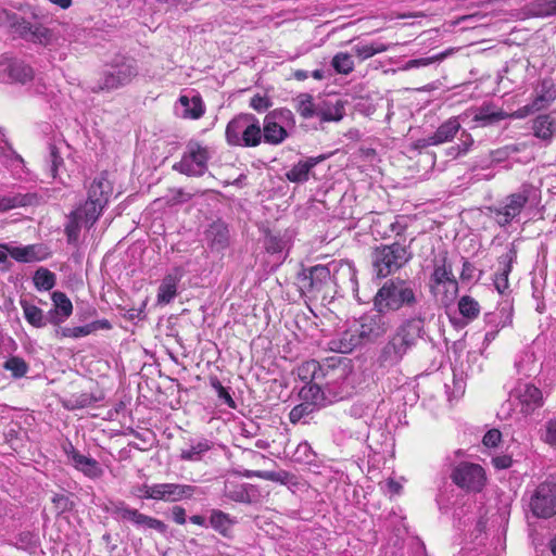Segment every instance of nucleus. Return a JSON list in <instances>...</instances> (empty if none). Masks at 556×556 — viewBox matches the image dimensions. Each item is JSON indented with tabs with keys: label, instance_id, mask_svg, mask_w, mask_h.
Segmentation results:
<instances>
[{
	"label": "nucleus",
	"instance_id": "nucleus-1",
	"mask_svg": "<svg viewBox=\"0 0 556 556\" xmlns=\"http://www.w3.org/2000/svg\"><path fill=\"white\" fill-rule=\"evenodd\" d=\"M391 327V319L372 306L355 318L350 328L332 339L329 345L334 352L348 354L357 348L377 343L384 338Z\"/></svg>",
	"mask_w": 556,
	"mask_h": 556
},
{
	"label": "nucleus",
	"instance_id": "nucleus-2",
	"mask_svg": "<svg viewBox=\"0 0 556 556\" xmlns=\"http://www.w3.org/2000/svg\"><path fill=\"white\" fill-rule=\"evenodd\" d=\"M426 313L419 309L415 315L404 318L389 337L379 354L383 366H396L426 337Z\"/></svg>",
	"mask_w": 556,
	"mask_h": 556
},
{
	"label": "nucleus",
	"instance_id": "nucleus-3",
	"mask_svg": "<svg viewBox=\"0 0 556 556\" xmlns=\"http://www.w3.org/2000/svg\"><path fill=\"white\" fill-rule=\"evenodd\" d=\"M421 298L412 281L397 277L384 281L374 295L372 305L387 315L402 309H415Z\"/></svg>",
	"mask_w": 556,
	"mask_h": 556
},
{
	"label": "nucleus",
	"instance_id": "nucleus-4",
	"mask_svg": "<svg viewBox=\"0 0 556 556\" xmlns=\"http://www.w3.org/2000/svg\"><path fill=\"white\" fill-rule=\"evenodd\" d=\"M138 74L137 61L134 58L116 54L104 65L89 90L92 93L112 92L129 85Z\"/></svg>",
	"mask_w": 556,
	"mask_h": 556
},
{
	"label": "nucleus",
	"instance_id": "nucleus-5",
	"mask_svg": "<svg viewBox=\"0 0 556 556\" xmlns=\"http://www.w3.org/2000/svg\"><path fill=\"white\" fill-rule=\"evenodd\" d=\"M413 258L409 245L400 242L379 244L370 253L374 275L379 278H387L394 275L406 266Z\"/></svg>",
	"mask_w": 556,
	"mask_h": 556
},
{
	"label": "nucleus",
	"instance_id": "nucleus-6",
	"mask_svg": "<svg viewBox=\"0 0 556 556\" xmlns=\"http://www.w3.org/2000/svg\"><path fill=\"white\" fill-rule=\"evenodd\" d=\"M225 138L229 146L254 148L263 141L262 126L252 113H240L226 126Z\"/></svg>",
	"mask_w": 556,
	"mask_h": 556
},
{
	"label": "nucleus",
	"instance_id": "nucleus-7",
	"mask_svg": "<svg viewBox=\"0 0 556 556\" xmlns=\"http://www.w3.org/2000/svg\"><path fill=\"white\" fill-rule=\"evenodd\" d=\"M352 367L350 362L341 357H330L324 362L323 381L329 395L336 401L352 394Z\"/></svg>",
	"mask_w": 556,
	"mask_h": 556
},
{
	"label": "nucleus",
	"instance_id": "nucleus-8",
	"mask_svg": "<svg viewBox=\"0 0 556 556\" xmlns=\"http://www.w3.org/2000/svg\"><path fill=\"white\" fill-rule=\"evenodd\" d=\"M299 282L301 290L312 299L331 300L336 293V283L330 268L326 265H315L304 269L299 276Z\"/></svg>",
	"mask_w": 556,
	"mask_h": 556
},
{
	"label": "nucleus",
	"instance_id": "nucleus-9",
	"mask_svg": "<svg viewBox=\"0 0 556 556\" xmlns=\"http://www.w3.org/2000/svg\"><path fill=\"white\" fill-rule=\"evenodd\" d=\"M452 482L466 493H480L486 484L484 468L476 463L462 460L451 464Z\"/></svg>",
	"mask_w": 556,
	"mask_h": 556
},
{
	"label": "nucleus",
	"instance_id": "nucleus-10",
	"mask_svg": "<svg viewBox=\"0 0 556 556\" xmlns=\"http://www.w3.org/2000/svg\"><path fill=\"white\" fill-rule=\"evenodd\" d=\"M208 160V149L195 140H190L181 160L173 165V169L186 176L201 177L207 170Z\"/></svg>",
	"mask_w": 556,
	"mask_h": 556
},
{
	"label": "nucleus",
	"instance_id": "nucleus-11",
	"mask_svg": "<svg viewBox=\"0 0 556 556\" xmlns=\"http://www.w3.org/2000/svg\"><path fill=\"white\" fill-rule=\"evenodd\" d=\"M530 192V188L523 187L519 192L507 195L498 205L488 206L486 210L501 227H506L520 215L529 201Z\"/></svg>",
	"mask_w": 556,
	"mask_h": 556
},
{
	"label": "nucleus",
	"instance_id": "nucleus-12",
	"mask_svg": "<svg viewBox=\"0 0 556 556\" xmlns=\"http://www.w3.org/2000/svg\"><path fill=\"white\" fill-rule=\"evenodd\" d=\"M529 509L535 518L549 519L556 515V482L545 480L531 492Z\"/></svg>",
	"mask_w": 556,
	"mask_h": 556
},
{
	"label": "nucleus",
	"instance_id": "nucleus-13",
	"mask_svg": "<svg viewBox=\"0 0 556 556\" xmlns=\"http://www.w3.org/2000/svg\"><path fill=\"white\" fill-rule=\"evenodd\" d=\"M430 289L443 286L445 288V296L452 301L458 292V282L453 274L452 264L447 260V252H443L439 257L433 260V271L430 276Z\"/></svg>",
	"mask_w": 556,
	"mask_h": 556
},
{
	"label": "nucleus",
	"instance_id": "nucleus-14",
	"mask_svg": "<svg viewBox=\"0 0 556 556\" xmlns=\"http://www.w3.org/2000/svg\"><path fill=\"white\" fill-rule=\"evenodd\" d=\"M151 500L164 502H179L182 500H191L194 495H203L204 492L191 484L180 483H155L147 490Z\"/></svg>",
	"mask_w": 556,
	"mask_h": 556
},
{
	"label": "nucleus",
	"instance_id": "nucleus-15",
	"mask_svg": "<svg viewBox=\"0 0 556 556\" xmlns=\"http://www.w3.org/2000/svg\"><path fill=\"white\" fill-rule=\"evenodd\" d=\"M556 99V86L551 78H544L535 88V98L531 103L519 108L511 116L516 118H525L538 111L546 109Z\"/></svg>",
	"mask_w": 556,
	"mask_h": 556
},
{
	"label": "nucleus",
	"instance_id": "nucleus-16",
	"mask_svg": "<svg viewBox=\"0 0 556 556\" xmlns=\"http://www.w3.org/2000/svg\"><path fill=\"white\" fill-rule=\"evenodd\" d=\"M13 33L26 41L47 46L52 40V31L42 24L17 18L11 23Z\"/></svg>",
	"mask_w": 556,
	"mask_h": 556
},
{
	"label": "nucleus",
	"instance_id": "nucleus-17",
	"mask_svg": "<svg viewBox=\"0 0 556 556\" xmlns=\"http://www.w3.org/2000/svg\"><path fill=\"white\" fill-rule=\"evenodd\" d=\"M204 240L213 253H223L231 244V233L227 223L214 220L204 230Z\"/></svg>",
	"mask_w": 556,
	"mask_h": 556
},
{
	"label": "nucleus",
	"instance_id": "nucleus-18",
	"mask_svg": "<svg viewBox=\"0 0 556 556\" xmlns=\"http://www.w3.org/2000/svg\"><path fill=\"white\" fill-rule=\"evenodd\" d=\"M519 405L521 413L528 415L543 405L542 392L539 388L530 383H522L516 387L511 393Z\"/></svg>",
	"mask_w": 556,
	"mask_h": 556
},
{
	"label": "nucleus",
	"instance_id": "nucleus-19",
	"mask_svg": "<svg viewBox=\"0 0 556 556\" xmlns=\"http://www.w3.org/2000/svg\"><path fill=\"white\" fill-rule=\"evenodd\" d=\"M111 328L112 325L108 319H99L77 327H59L55 329V337L78 339L87 337L98 330H110Z\"/></svg>",
	"mask_w": 556,
	"mask_h": 556
},
{
	"label": "nucleus",
	"instance_id": "nucleus-20",
	"mask_svg": "<svg viewBox=\"0 0 556 556\" xmlns=\"http://www.w3.org/2000/svg\"><path fill=\"white\" fill-rule=\"evenodd\" d=\"M299 395L303 401L309 402L317 409L336 401L328 394L324 381L305 384L300 390Z\"/></svg>",
	"mask_w": 556,
	"mask_h": 556
},
{
	"label": "nucleus",
	"instance_id": "nucleus-21",
	"mask_svg": "<svg viewBox=\"0 0 556 556\" xmlns=\"http://www.w3.org/2000/svg\"><path fill=\"white\" fill-rule=\"evenodd\" d=\"M517 258V251L514 247H510L508 251L498 257L500 268L494 276V286L496 290L503 294L508 289V276L511 271L513 263Z\"/></svg>",
	"mask_w": 556,
	"mask_h": 556
},
{
	"label": "nucleus",
	"instance_id": "nucleus-22",
	"mask_svg": "<svg viewBox=\"0 0 556 556\" xmlns=\"http://www.w3.org/2000/svg\"><path fill=\"white\" fill-rule=\"evenodd\" d=\"M224 495L237 503L251 504L257 497V489L250 483L228 481L225 483Z\"/></svg>",
	"mask_w": 556,
	"mask_h": 556
},
{
	"label": "nucleus",
	"instance_id": "nucleus-23",
	"mask_svg": "<svg viewBox=\"0 0 556 556\" xmlns=\"http://www.w3.org/2000/svg\"><path fill=\"white\" fill-rule=\"evenodd\" d=\"M472 122L480 127L495 125L509 115L502 109L496 108L493 103H483L479 108L472 110Z\"/></svg>",
	"mask_w": 556,
	"mask_h": 556
},
{
	"label": "nucleus",
	"instance_id": "nucleus-24",
	"mask_svg": "<svg viewBox=\"0 0 556 556\" xmlns=\"http://www.w3.org/2000/svg\"><path fill=\"white\" fill-rule=\"evenodd\" d=\"M9 254L17 262L31 263L47 258L49 256L48 248L43 244H29L26 247H16L8 250Z\"/></svg>",
	"mask_w": 556,
	"mask_h": 556
},
{
	"label": "nucleus",
	"instance_id": "nucleus-25",
	"mask_svg": "<svg viewBox=\"0 0 556 556\" xmlns=\"http://www.w3.org/2000/svg\"><path fill=\"white\" fill-rule=\"evenodd\" d=\"M263 247L269 254H280L289 247L290 236L287 230H271L263 228Z\"/></svg>",
	"mask_w": 556,
	"mask_h": 556
},
{
	"label": "nucleus",
	"instance_id": "nucleus-26",
	"mask_svg": "<svg viewBox=\"0 0 556 556\" xmlns=\"http://www.w3.org/2000/svg\"><path fill=\"white\" fill-rule=\"evenodd\" d=\"M8 80L7 84L25 85L34 79V70L25 61L9 58Z\"/></svg>",
	"mask_w": 556,
	"mask_h": 556
},
{
	"label": "nucleus",
	"instance_id": "nucleus-27",
	"mask_svg": "<svg viewBox=\"0 0 556 556\" xmlns=\"http://www.w3.org/2000/svg\"><path fill=\"white\" fill-rule=\"evenodd\" d=\"M325 159L324 155H320L301 160L286 173V178L294 184L306 182L309 179L311 170Z\"/></svg>",
	"mask_w": 556,
	"mask_h": 556
},
{
	"label": "nucleus",
	"instance_id": "nucleus-28",
	"mask_svg": "<svg viewBox=\"0 0 556 556\" xmlns=\"http://www.w3.org/2000/svg\"><path fill=\"white\" fill-rule=\"evenodd\" d=\"M40 197L37 193L27 192H12L0 197V212H7L17 207L37 205Z\"/></svg>",
	"mask_w": 556,
	"mask_h": 556
},
{
	"label": "nucleus",
	"instance_id": "nucleus-29",
	"mask_svg": "<svg viewBox=\"0 0 556 556\" xmlns=\"http://www.w3.org/2000/svg\"><path fill=\"white\" fill-rule=\"evenodd\" d=\"M262 132L263 141L271 146H278L289 137L288 129L274 118H270L268 114L264 117Z\"/></svg>",
	"mask_w": 556,
	"mask_h": 556
},
{
	"label": "nucleus",
	"instance_id": "nucleus-30",
	"mask_svg": "<svg viewBox=\"0 0 556 556\" xmlns=\"http://www.w3.org/2000/svg\"><path fill=\"white\" fill-rule=\"evenodd\" d=\"M345 115L344 102L337 100L336 102L323 100L318 102L317 115L321 123L340 122Z\"/></svg>",
	"mask_w": 556,
	"mask_h": 556
},
{
	"label": "nucleus",
	"instance_id": "nucleus-31",
	"mask_svg": "<svg viewBox=\"0 0 556 556\" xmlns=\"http://www.w3.org/2000/svg\"><path fill=\"white\" fill-rule=\"evenodd\" d=\"M112 193V185L104 173L94 178L88 190L89 200L98 202V205H106Z\"/></svg>",
	"mask_w": 556,
	"mask_h": 556
},
{
	"label": "nucleus",
	"instance_id": "nucleus-32",
	"mask_svg": "<svg viewBox=\"0 0 556 556\" xmlns=\"http://www.w3.org/2000/svg\"><path fill=\"white\" fill-rule=\"evenodd\" d=\"M214 443L208 439L190 440L188 448L180 451V459L185 462H200L206 452L211 451Z\"/></svg>",
	"mask_w": 556,
	"mask_h": 556
},
{
	"label": "nucleus",
	"instance_id": "nucleus-33",
	"mask_svg": "<svg viewBox=\"0 0 556 556\" xmlns=\"http://www.w3.org/2000/svg\"><path fill=\"white\" fill-rule=\"evenodd\" d=\"M210 526L224 538H231V528L236 521L229 514L220 509H212L210 514Z\"/></svg>",
	"mask_w": 556,
	"mask_h": 556
},
{
	"label": "nucleus",
	"instance_id": "nucleus-34",
	"mask_svg": "<svg viewBox=\"0 0 556 556\" xmlns=\"http://www.w3.org/2000/svg\"><path fill=\"white\" fill-rule=\"evenodd\" d=\"M180 280V275L167 274L161 281L157 289V303L168 304L177 295V287Z\"/></svg>",
	"mask_w": 556,
	"mask_h": 556
},
{
	"label": "nucleus",
	"instance_id": "nucleus-35",
	"mask_svg": "<svg viewBox=\"0 0 556 556\" xmlns=\"http://www.w3.org/2000/svg\"><path fill=\"white\" fill-rule=\"evenodd\" d=\"M72 463L77 470L88 478L97 479L103 475L102 468L94 458L87 457L80 453H74Z\"/></svg>",
	"mask_w": 556,
	"mask_h": 556
},
{
	"label": "nucleus",
	"instance_id": "nucleus-36",
	"mask_svg": "<svg viewBox=\"0 0 556 556\" xmlns=\"http://www.w3.org/2000/svg\"><path fill=\"white\" fill-rule=\"evenodd\" d=\"M324 363H319L315 359L304 362L298 368V376L300 380L308 383L323 381Z\"/></svg>",
	"mask_w": 556,
	"mask_h": 556
},
{
	"label": "nucleus",
	"instance_id": "nucleus-37",
	"mask_svg": "<svg viewBox=\"0 0 556 556\" xmlns=\"http://www.w3.org/2000/svg\"><path fill=\"white\" fill-rule=\"evenodd\" d=\"M178 102L182 108L180 116L184 118L198 119L204 114V104L200 96H180Z\"/></svg>",
	"mask_w": 556,
	"mask_h": 556
},
{
	"label": "nucleus",
	"instance_id": "nucleus-38",
	"mask_svg": "<svg viewBox=\"0 0 556 556\" xmlns=\"http://www.w3.org/2000/svg\"><path fill=\"white\" fill-rule=\"evenodd\" d=\"M532 128L536 138L549 142L556 132L555 119L548 114L539 115Z\"/></svg>",
	"mask_w": 556,
	"mask_h": 556
},
{
	"label": "nucleus",
	"instance_id": "nucleus-39",
	"mask_svg": "<svg viewBox=\"0 0 556 556\" xmlns=\"http://www.w3.org/2000/svg\"><path fill=\"white\" fill-rule=\"evenodd\" d=\"M106 510L111 513L115 519L129 521L134 526L136 525L140 515L138 509L129 507L124 501L111 502Z\"/></svg>",
	"mask_w": 556,
	"mask_h": 556
},
{
	"label": "nucleus",
	"instance_id": "nucleus-40",
	"mask_svg": "<svg viewBox=\"0 0 556 556\" xmlns=\"http://www.w3.org/2000/svg\"><path fill=\"white\" fill-rule=\"evenodd\" d=\"M460 129V124L456 117L448 118L432 134L435 144L451 141Z\"/></svg>",
	"mask_w": 556,
	"mask_h": 556
},
{
	"label": "nucleus",
	"instance_id": "nucleus-41",
	"mask_svg": "<svg viewBox=\"0 0 556 556\" xmlns=\"http://www.w3.org/2000/svg\"><path fill=\"white\" fill-rule=\"evenodd\" d=\"M295 110L305 119L317 115L318 102H314V98L309 93H300L295 99Z\"/></svg>",
	"mask_w": 556,
	"mask_h": 556
},
{
	"label": "nucleus",
	"instance_id": "nucleus-42",
	"mask_svg": "<svg viewBox=\"0 0 556 556\" xmlns=\"http://www.w3.org/2000/svg\"><path fill=\"white\" fill-rule=\"evenodd\" d=\"M100 400L101 396H97L91 392H81L78 394H73L70 399H67L64 403V406L71 410L81 409L93 405Z\"/></svg>",
	"mask_w": 556,
	"mask_h": 556
},
{
	"label": "nucleus",
	"instance_id": "nucleus-43",
	"mask_svg": "<svg viewBox=\"0 0 556 556\" xmlns=\"http://www.w3.org/2000/svg\"><path fill=\"white\" fill-rule=\"evenodd\" d=\"M21 306L24 312L25 319L36 328H42L47 326V320L41 308L28 303L27 301H21Z\"/></svg>",
	"mask_w": 556,
	"mask_h": 556
},
{
	"label": "nucleus",
	"instance_id": "nucleus-44",
	"mask_svg": "<svg viewBox=\"0 0 556 556\" xmlns=\"http://www.w3.org/2000/svg\"><path fill=\"white\" fill-rule=\"evenodd\" d=\"M388 49L389 46L375 41L368 45L357 43L353 46L352 51L361 61H365L378 53L386 52Z\"/></svg>",
	"mask_w": 556,
	"mask_h": 556
},
{
	"label": "nucleus",
	"instance_id": "nucleus-45",
	"mask_svg": "<svg viewBox=\"0 0 556 556\" xmlns=\"http://www.w3.org/2000/svg\"><path fill=\"white\" fill-rule=\"evenodd\" d=\"M33 281L39 291H49L55 286L56 276L48 268L40 267L35 271Z\"/></svg>",
	"mask_w": 556,
	"mask_h": 556
},
{
	"label": "nucleus",
	"instance_id": "nucleus-46",
	"mask_svg": "<svg viewBox=\"0 0 556 556\" xmlns=\"http://www.w3.org/2000/svg\"><path fill=\"white\" fill-rule=\"evenodd\" d=\"M458 309L463 317L472 320L480 314L479 303L469 295H464L458 301Z\"/></svg>",
	"mask_w": 556,
	"mask_h": 556
},
{
	"label": "nucleus",
	"instance_id": "nucleus-47",
	"mask_svg": "<svg viewBox=\"0 0 556 556\" xmlns=\"http://www.w3.org/2000/svg\"><path fill=\"white\" fill-rule=\"evenodd\" d=\"M105 205H98V202L87 199L85 204L77 211L80 212L83 219L92 226L101 215Z\"/></svg>",
	"mask_w": 556,
	"mask_h": 556
},
{
	"label": "nucleus",
	"instance_id": "nucleus-48",
	"mask_svg": "<svg viewBox=\"0 0 556 556\" xmlns=\"http://www.w3.org/2000/svg\"><path fill=\"white\" fill-rule=\"evenodd\" d=\"M316 453L312 448L311 444L306 441L299 443L293 453L294 462L305 465L314 464L316 462Z\"/></svg>",
	"mask_w": 556,
	"mask_h": 556
},
{
	"label": "nucleus",
	"instance_id": "nucleus-49",
	"mask_svg": "<svg viewBox=\"0 0 556 556\" xmlns=\"http://www.w3.org/2000/svg\"><path fill=\"white\" fill-rule=\"evenodd\" d=\"M53 308L61 313L63 317H70L73 313V304L68 296L61 291H54L51 295Z\"/></svg>",
	"mask_w": 556,
	"mask_h": 556
},
{
	"label": "nucleus",
	"instance_id": "nucleus-50",
	"mask_svg": "<svg viewBox=\"0 0 556 556\" xmlns=\"http://www.w3.org/2000/svg\"><path fill=\"white\" fill-rule=\"evenodd\" d=\"M332 67L337 73L348 75L354 70L352 55L344 52L337 53L331 61Z\"/></svg>",
	"mask_w": 556,
	"mask_h": 556
},
{
	"label": "nucleus",
	"instance_id": "nucleus-51",
	"mask_svg": "<svg viewBox=\"0 0 556 556\" xmlns=\"http://www.w3.org/2000/svg\"><path fill=\"white\" fill-rule=\"evenodd\" d=\"M3 368L11 371L12 376L17 379L24 377L29 367L22 357L11 356L4 362Z\"/></svg>",
	"mask_w": 556,
	"mask_h": 556
},
{
	"label": "nucleus",
	"instance_id": "nucleus-52",
	"mask_svg": "<svg viewBox=\"0 0 556 556\" xmlns=\"http://www.w3.org/2000/svg\"><path fill=\"white\" fill-rule=\"evenodd\" d=\"M139 529H153L162 534L167 532V525L160 519L140 513L135 525Z\"/></svg>",
	"mask_w": 556,
	"mask_h": 556
},
{
	"label": "nucleus",
	"instance_id": "nucleus-53",
	"mask_svg": "<svg viewBox=\"0 0 556 556\" xmlns=\"http://www.w3.org/2000/svg\"><path fill=\"white\" fill-rule=\"evenodd\" d=\"M270 118H274L276 122L283 125L287 129H292L295 127V117L291 110L287 108H279L267 113Z\"/></svg>",
	"mask_w": 556,
	"mask_h": 556
},
{
	"label": "nucleus",
	"instance_id": "nucleus-54",
	"mask_svg": "<svg viewBox=\"0 0 556 556\" xmlns=\"http://www.w3.org/2000/svg\"><path fill=\"white\" fill-rule=\"evenodd\" d=\"M83 219L80 212L73 211L70 216L68 220L65 225V233L67 237L68 242H73L78 238L79 231H80V220Z\"/></svg>",
	"mask_w": 556,
	"mask_h": 556
},
{
	"label": "nucleus",
	"instance_id": "nucleus-55",
	"mask_svg": "<svg viewBox=\"0 0 556 556\" xmlns=\"http://www.w3.org/2000/svg\"><path fill=\"white\" fill-rule=\"evenodd\" d=\"M257 478L279 482L281 484L294 483L295 476L286 470L278 471H264L263 473H256Z\"/></svg>",
	"mask_w": 556,
	"mask_h": 556
},
{
	"label": "nucleus",
	"instance_id": "nucleus-56",
	"mask_svg": "<svg viewBox=\"0 0 556 556\" xmlns=\"http://www.w3.org/2000/svg\"><path fill=\"white\" fill-rule=\"evenodd\" d=\"M211 387L216 391L218 399L229 408H236L237 404L229 393V389L225 388L217 377L210 379Z\"/></svg>",
	"mask_w": 556,
	"mask_h": 556
},
{
	"label": "nucleus",
	"instance_id": "nucleus-57",
	"mask_svg": "<svg viewBox=\"0 0 556 556\" xmlns=\"http://www.w3.org/2000/svg\"><path fill=\"white\" fill-rule=\"evenodd\" d=\"M317 408L313 406L309 402L303 401L301 404L295 405L289 413V420L291 424H296L303 417L311 415Z\"/></svg>",
	"mask_w": 556,
	"mask_h": 556
},
{
	"label": "nucleus",
	"instance_id": "nucleus-58",
	"mask_svg": "<svg viewBox=\"0 0 556 556\" xmlns=\"http://www.w3.org/2000/svg\"><path fill=\"white\" fill-rule=\"evenodd\" d=\"M447 54L448 52H442L428 58L413 59L405 64V68L409 70L420 66H428L437 61L443 60Z\"/></svg>",
	"mask_w": 556,
	"mask_h": 556
},
{
	"label": "nucleus",
	"instance_id": "nucleus-59",
	"mask_svg": "<svg viewBox=\"0 0 556 556\" xmlns=\"http://www.w3.org/2000/svg\"><path fill=\"white\" fill-rule=\"evenodd\" d=\"M52 503L54 505L55 511L59 515L71 511L74 508V502L71 501L68 496L63 494H54L52 497Z\"/></svg>",
	"mask_w": 556,
	"mask_h": 556
},
{
	"label": "nucleus",
	"instance_id": "nucleus-60",
	"mask_svg": "<svg viewBox=\"0 0 556 556\" xmlns=\"http://www.w3.org/2000/svg\"><path fill=\"white\" fill-rule=\"evenodd\" d=\"M49 150L50 173L53 178H56L59 168L64 163L63 157L60 155V152L54 144H50Z\"/></svg>",
	"mask_w": 556,
	"mask_h": 556
},
{
	"label": "nucleus",
	"instance_id": "nucleus-61",
	"mask_svg": "<svg viewBox=\"0 0 556 556\" xmlns=\"http://www.w3.org/2000/svg\"><path fill=\"white\" fill-rule=\"evenodd\" d=\"M460 143L456 146H452V150H457V152L454 154V157H458L460 155L466 154L470 147L473 144V139L470 134H468L466 130H462L460 135Z\"/></svg>",
	"mask_w": 556,
	"mask_h": 556
},
{
	"label": "nucleus",
	"instance_id": "nucleus-62",
	"mask_svg": "<svg viewBox=\"0 0 556 556\" xmlns=\"http://www.w3.org/2000/svg\"><path fill=\"white\" fill-rule=\"evenodd\" d=\"M271 105L270 98L260 93L254 94L250 100V106L258 113L267 111Z\"/></svg>",
	"mask_w": 556,
	"mask_h": 556
},
{
	"label": "nucleus",
	"instance_id": "nucleus-63",
	"mask_svg": "<svg viewBox=\"0 0 556 556\" xmlns=\"http://www.w3.org/2000/svg\"><path fill=\"white\" fill-rule=\"evenodd\" d=\"M533 13L539 16L554 15L552 0H536L533 4Z\"/></svg>",
	"mask_w": 556,
	"mask_h": 556
},
{
	"label": "nucleus",
	"instance_id": "nucleus-64",
	"mask_svg": "<svg viewBox=\"0 0 556 556\" xmlns=\"http://www.w3.org/2000/svg\"><path fill=\"white\" fill-rule=\"evenodd\" d=\"M502 433L497 429L489 430L483 439L482 442L488 447H495L501 442Z\"/></svg>",
	"mask_w": 556,
	"mask_h": 556
}]
</instances>
